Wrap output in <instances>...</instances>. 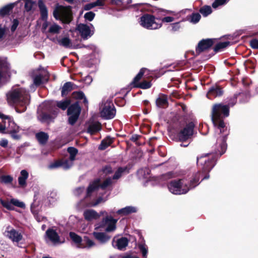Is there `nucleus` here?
Wrapping results in <instances>:
<instances>
[{
	"label": "nucleus",
	"mask_w": 258,
	"mask_h": 258,
	"mask_svg": "<svg viewBox=\"0 0 258 258\" xmlns=\"http://www.w3.org/2000/svg\"><path fill=\"white\" fill-rule=\"evenodd\" d=\"M237 102L236 97H232L224 103L213 104L211 111V119L214 126L221 134L217 140V145L220 148L221 155H223L226 151L227 137L230 133L229 129L224 121L225 118L230 114V108L233 107Z\"/></svg>",
	"instance_id": "1"
},
{
	"label": "nucleus",
	"mask_w": 258,
	"mask_h": 258,
	"mask_svg": "<svg viewBox=\"0 0 258 258\" xmlns=\"http://www.w3.org/2000/svg\"><path fill=\"white\" fill-rule=\"evenodd\" d=\"M220 150L215 153L204 154L197 158V164L201 165L202 171H199L193 174L188 183L184 181L185 187H187L189 190L199 184V180L202 177V181L209 178V172L216 164L217 160L222 156Z\"/></svg>",
	"instance_id": "2"
},
{
	"label": "nucleus",
	"mask_w": 258,
	"mask_h": 258,
	"mask_svg": "<svg viewBox=\"0 0 258 258\" xmlns=\"http://www.w3.org/2000/svg\"><path fill=\"white\" fill-rule=\"evenodd\" d=\"M7 101L9 104H15L22 107L23 111L26 110L29 103V92L22 88L12 90L7 94Z\"/></svg>",
	"instance_id": "3"
},
{
	"label": "nucleus",
	"mask_w": 258,
	"mask_h": 258,
	"mask_svg": "<svg viewBox=\"0 0 258 258\" xmlns=\"http://www.w3.org/2000/svg\"><path fill=\"white\" fill-rule=\"evenodd\" d=\"M53 16L56 20H60L63 24H69L73 19L71 7H64L57 4L54 9Z\"/></svg>",
	"instance_id": "4"
},
{
	"label": "nucleus",
	"mask_w": 258,
	"mask_h": 258,
	"mask_svg": "<svg viewBox=\"0 0 258 258\" xmlns=\"http://www.w3.org/2000/svg\"><path fill=\"white\" fill-rule=\"evenodd\" d=\"M140 20L141 25L148 29H156L162 26L160 18L151 14H144L140 18Z\"/></svg>",
	"instance_id": "5"
},
{
	"label": "nucleus",
	"mask_w": 258,
	"mask_h": 258,
	"mask_svg": "<svg viewBox=\"0 0 258 258\" xmlns=\"http://www.w3.org/2000/svg\"><path fill=\"white\" fill-rule=\"evenodd\" d=\"M169 191L175 195L185 194L189 189L184 185V179L172 180L168 184Z\"/></svg>",
	"instance_id": "6"
},
{
	"label": "nucleus",
	"mask_w": 258,
	"mask_h": 258,
	"mask_svg": "<svg viewBox=\"0 0 258 258\" xmlns=\"http://www.w3.org/2000/svg\"><path fill=\"white\" fill-rule=\"evenodd\" d=\"M81 112V107L79 102L76 101L70 105L68 108L67 114L69 116L68 122L70 124L74 125L78 120Z\"/></svg>",
	"instance_id": "7"
},
{
	"label": "nucleus",
	"mask_w": 258,
	"mask_h": 258,
	"mask_svg": "<svg viewBox=\"0 0 258 258\" xmlns=\"http://www.w3.org/2000/svg\"><path fill=\"white\" fill-rule=\"evenodd\" d=\"M195 124L192 121L186 123L183 128L177 134L179 140L182 142H185L191 139L194 134V130Z\"/></svg>",
	"instance_id": "8"
},
{
	"label": "nucleus",
	"mask_w": 258,
	"mask_h": 258,
	"mask_svg": "<svg viewBox=\"0 0 258 258\" xmlns=\"http://www.w3.org/2000/svg\"><path fill=\"white\" fill-rule=\"evenodd\" d=\"M117 221V220L114 219L112 217L107 216L100 222L98 228H104L107 226L105 231L107 232L113 231L116 229Z\"/></svg>",
	"instance_id": "9"
},
{
	"label": "nucleus",
	"mask_w": 258,
	"mask_h": 258,
	"mask_svg": "<svg viewBox=\"0 0 258 258\" xmlns=\"http://www.w3.org/2000/svg\"><path fill=\"white\" fill-rule=\"evenodd\" d=\"M0 203L3 207L9 211L15 210L14 206L22 209L25 208V205L23 202L14 198L11 199L10 201L1 199Z\"/></svg>",
	"instance_id": "10"
},
{
	"label": "nucleus",
	"mask_w": 258,
	"mask_h": 258,
	"mask_svg": "<svg viewBox=\"0 0 258 258\" xmlns=\"http://www.w3.org/2000/svg\"><path fill=\"white\" fill-rule=\"evenodd\" d=\"M0 118L3 120V122L4 124H6L5 120H8V125L6 127V133L10 132L18 133L19 132V126L16 124L12 116L5 115L0 112Z\"/></svg>",
	"instance_id": "11"
},
{
	"label": "nucleus",
	"mask_w": 258,
	"mask_h": 258,
	"mask_svg": "<svg viewBox=\"0 0 258 258\" xmlns=\"http://www.w3.org/2000/svg\"><path fill=\"white\" fill-rule=\"evenodd\" d=\"M214 40L213 39H203L199 41L196 48L197 54L199 55L202 52L209 49L214 44Z\"/></svg>",
	"instance_id": "12"
},
{
	"label": "nucleus",
	"mask_w": 258,
	"mask_h": 258,
	"mask_svg": "<svg viewBox=\"0 0 258 258\" xmlns=\"http://www.w3.org/2000/svg\"><path fill=\"white\" fill-rule=\"evenodd\" d=\"M76 30L79 31L81 37L84 40L87 39L94 34L93 31H91L90 27L85 24L80 23L78 24L76 27Z\"/></svg>",
	"instance_id": "13"
},
{
	"label": "nucleus",
	"mask_w": 258,
	"mask_h": 258,
	"mask_svg": "<svg viewBox=\"0 0 258 258\" xmlns=\"http://www.w3.org/2000/svg\"><path fill=\"white\" fill-rule=\"evenodd\" d=\"M101 116L105 119L114 118L116 113V109L113 104L105 105L101 111Z\"/></svg>",
	"instance_id": "14"
},
{
	"label": "nucleus",
	"mask_w": 258,
	"mask_h": 258,
	"mask_svg": "<svg viewBox=\"0 0 258 258\" xmlns=\"http://www.w3.org/2000/svg\"><path fill=\"white\" fill-rule=\"evenodd\" d=\"M49 79V75L47 72H42L33 77V83L36 86H39L46 83Z\"/></svg>",
	"instance_id": "15"
},
{
	"label": "nucleus",
	"mask_w": 258,
	"mask_h": 258,
	"mask_svg": "<svg viewBox=\"0 0 258 258\" xmlns=\"http://www.w3.org/2000/svg\"><path fill=\"white\" fill-rule=\"evenodd\" d=\"M223 93L224 91L222 87L218 85L215 84L210 87L207 96L209 98L211 99L212 97L215 98L216 97H220L223 95Z\"/></svg>",
	"instance_id": "16"
},
{
	"label": "nucleus",
	"mask_w": 258,
	"mask_h": 258,
	"mask_svg": "<svg viewBox=\"0 0 258 258\" xmlns=\"http://www.w3.org/2000/svg\"><path fill=\"white\" fill-rule=\"evenodd\" d=\"M156 105L159 108H166L168 106V96L164 94H159L156 100Z\"/></svg>",
	"instance_id": "17"
},
{
	"label": "nucleus",
	"mask_w": 258,
	"mask_h": 258,
	"mask_svg": "<svg viewBox=\"0 0 258 258\" xmlns=\"http://www.w3.org/2000/svg\"><path fill=\"white\" fill-rule=\"evenodd\" d=\"M85 219L87 221H91L93 220H97L99 218L100 215L95 210L92 209L86 210L83 213Z\"/></svg>",
	"instance_id": "18"
},
{
	"label": "nucleus",
	"mask_w": 258,
	"mask_h": 258,
	"mask_svg": "<svg viewBox=\"0 0 258 258\" xmlns=\"http://www.w3.org/2000/svg\"><path fill=\"white\" fill-rule=\"evenodd\" d=\"M150 74V71L148 69L145 68H142L141 69H140L138 74L134 78L133 81L131 83V85H133V87L135 88V85H136L137 84L140 83V81L141 80V79L144 75L145 76H146Z\"/></svg>",
	"instance_id": "19"
},
{
	"label": "nucleus",
	"mask_w": 258,
	"mask_h": 258,
	"mask_svg": "<svg viewBox=\"0 0 258 258\" xmlns=\"http://www.w3.org/2000/svg\"><path fill=\"white\" fill-rule=\"evenodd\" d=\"M100 181V179L97 178L89 184L87 188L85 198L90 197L93 192L97 190L99 188V183Z\"/></svg>",
	"instance_id": "20"
},
{
	"label": "nucleus",
	"mask_w": 258,
	"mask_h": 258,
	"mask_svg": "<svg viewBox=\"0 0 258 258\" xmlns=\"http://www.w3.org/2000/svg\"><path fill=\"white\" fill-rule=\"evenodd\" d=\"M94 237L101 244H105L108 242L111 237L104 232H94Z\"/></svg>",
	"instance_id": "21"
},
{
	"label": "nucleus",
	"mask_w": 258,
	"mask_h": 258,
	"mask_svg": "<svg viewBox=\"0 0 258 258\" xmlns=\"http://www.w3.org/2000/svg\"><path fill=\"white\" fill-rule=\"evenodd\" d=\"M38 6L39 9L41 19L46 21L48 19V10L43 0H38Z\"/></svg>",
	"instance_id": "22"
},
{
	"label": "nucleus",
	"mask_w": 258,
	"mask_h": 258,
	"mask_svg": "<svg viewBox=\"0 0 258 258\" xmlns=\"http://www.w3.org/2000/svg\"><path fill=\"white\" fill-rule=\"evenodd\" d=\"M46 235L53 243H56L59 242V236L55 230L48 228L46 231Z\"/></svg>",
	"instance_id": "23"
},
{
	"label": "nucleus",
	"mask_w": 258,
	"mask_h": 258,
	"mask_svg": "<svg viewBox=\"0 0 258 258\" xmlns=\"http://www.w3.org/2000/svg\"><path fill=\"white\" fill-rule=\"evenodd\" d=\"M102 129V125L99 121H96L90 124L88 128L87 133L93 135L96 134Z\"/></svg>",
	"instance_id": "24"
},
{
	"label": "nucleus",
	"mask_w": 258,
	"mask_h": 258,
	"mask_svg": "<svg viewBox=\"0 0 258 258\" xmlns=\"http://www.w3.org/2000/svg\"><path fill=\"white\" fill-rule=\"evenodd\" d=\"M8 236L13 241L19 242L22 239V235L15 229H12L8 231Z\"/></svg>",
	"instance_id": "25"
},
{
	"label": "nucleus",
	"mask_w": 258,
	"mask_h": 258,
	"mask_svg": "<svg viewBox=\"0 0 258 258\" xmlns=\"http://www.w3.org/2000/svg\"><path fill=\"white\" fill-rule=\"evenodd\" d=\"M114 138L110 136H107L105 139L102 140L98 149L100 150H104L107 147L110 146L114 142Z\"/></svg>",
	"instance_id": "26"
},
{
	"label": "nucleus",
	"mask_w": 258,
	"mask_h": 258,
	"mask_svg": "<svg viewBox=\"0 0 258 258\" xmlns=\"http://www.w3.org/2000/svg\"><path fill=\"white\" fill-rule=\"evenodd\" d=\"M21 175L18 177V183L22 187L27 185L26 180L28 177V172L26 170H22L20 172Z\"/></svg>",
	"instance_id": "27"
},
{
	"label": "nucleus",
	"mask_w": 258,
	"mask_h": 258,
	"mask_svg": "<svg viewBox=\"0 0 258 258\" xmlns=\"http://www.w3.org/2000/svg\"><path fill=\"white\" fill-rule=\"evenodd\" d=\"M36 138L40 144L44 145L46 144L48 139V135L43 132H40L36 134Z\"/></svg>",
	"instance_id": "28"
},
{
	"label": "nucleus",
	"mask_w": 258,
	"mask_h": 258,
	"mask_svg": "<svg viewBox=\"0 0 258 258\" xmlns=\"http://www.w3.org/2000/svg\"><path fill=\"white\" fill-rule=\"evenodd\" d=\"M129 240L127 238L122 237L116 241V247L118 249L122 250L128 245Z\"/></svg>",
	"instance_id": "29"
},
{
	"label": "nucleus",
	"mask_w": 258,
	"mask_h": 258,
	"mask_svg": "<svg viewBox=\"0 0 258 258\" xmlns=\"http://www.w3.org/2000/svg\"><path fill=\"white\" fill-rule=\"evenodd\" d=\"M15 6L14 4H10L0 9V16L4 17L10 15Z\"/></svg>",
	"instance_id": "30"
},
{
	"label": "nucleus",
	"mask_w": 258,
	"mask_h": 258,
	"mask_svg": "<svg viewBox=\"0 0 258 258\" xmlns=\"http://www.w3.org/2000/svg\"><path fill=\"white\" fill-rule=\"evenodd\" d=\"M136 212L137 209L135 207L127 206L125 208L118 210L117 213L119 215H127L133 213H136Z\"/></svg>",
	"instance_id": "31"
},
{
	"label": "nucleus",
	"mask_w": 258,
	"mask_h": 258,
	"mask_svg": "<svg viewBox=\"0 0 258 258\" xmlns=\"http://www.w3.org/2000/svg\"><path fill=\"white\" fill-rule=\"evenodd\" d=\"M124 172H126V173H129V169L127 168V167H119L113 175L112 177L113 179H119L120 177H121Z\"/></svg>",
	"instance_id": "32"
},
{
	"label": "nucleus",
	"mask_w": 258,
	"mask_h": 258,
	"mask_svg": "<svg viewBox=\"0 0 258 258\" xmlns=\"http://www.w3.org/2000/svg\"><path fill=\"white\" fill-rule=\"evenodd\" d=\"M72 90L73 84L72 82H68L64 83L62 87L61 96L62 97L67 96Z\"/></svg>",
	"instance_id": "33"
},
{
	"label": "nucleus",
	"mask_w": 258,
	"mask_h": 258,
	"mask_svg": "<svg viewBox=\"0 0 258 258\" xmlns=\"http://www.w3.org/2000/svg\"><path fill=\"white\" fill-rule=\"evenodd\" d=\"M230 42L228 41L218 43L214 47V53L213 54L227 47L230 45Z\"/></svg>",
	"instance_id": "34"
},
{
	"label": "nucleus",
	"mask_w": 258,
	"mask_h": 258,
	"mask_svg": "<svg viewBox=\"0 0 258 258\" xmlns=\"http://www.w3.org/2000/svg\"><path fill=\"white\" fill-rule=\"evenodd\" d=\"M70 99H67L63 101H57L56 106L57 107L61 109L62 110H64L70 106Z\"/></svg>",
	"instance_id": "35"
},
{
	"label": "nucleus",
	"mask_w": 258,
	"mask_h": 258,
	"mask_svg": "<svg viewBox=\"0 0 258 258\" xmlns=\"http://www.w3.org/2000/svg\"><path fill=\"white\" fill-rule=\"evenodd\" d=\"M152 86V83L151 81L144 80L142 82L135 85V88H141L142 89H147L151 88Z\"/></svg>",
	"instance_id": "36"
},
{
	"label": "nucleus",
	"mask_w": 258,
	"mask_h": 258,
	"mask_svg": "<svg viewBox=\"0 0 258 258\" xmlns=\"http://www.w3.org/2000/svg\"><path fill=\"white\" fill-rule=\"evenodd\" d=\"M199 12L204 17H207L212 13V9L211 6L205 5L200 9Z\"/></svg>",
	"instance_id": "37"
},
{
	"label": "nucleus",
	"mask_w": 258,
	"mask_h": 258,
	"mask_svg": "<svg viewBox=\"0 0 258 258\" xmlns=\"http://www.w3.org/2000/svg\"><path fill=\"white\" fill-rule=\"evenodd\" d=\"M69 235L71 239L76 244H81L82 239V237L79 235L77 234L74 232H70Z\"/></svg>",
	"instance_id": "38"
},
{
	"label": "nucleus",
	"mask_w": 258,
	"mask_h": 258,
	"mask_svg": "<svg viewBox=\"0 0 258 258\" xmlns=\"http://www.w3.org/2000/svg\"><path fill=\"white\" fill-rule=\"evenodd\" d=\"M61 27L57 24H53L49 28L48 32L50 34H58L60 32Z\"/></svg>",
	"instance_id": "39"
},
{
	"label": "nucleus",
	"mask_w": 258,
	"mask_h": 258,
	"mask_svg": "<svg viewBox=\"0 0 258 258\" xmlns=\"http://www.w3.org/2000/svg\"><path fill=\"white\" fill-rule=\"evenodd\" d=\"M58 43L59 45L65 47H70V45L71 44V40L69 37H66L59 40Z\"/></svg>",
	"instance_id": "40"
},
{
	"label": "nucleus",
	"mask_w": 258,
	"mask_h": 258,
	"mask_svg": "<svg viewBox=\"0 0 258 258\" xmlns=\"http://www.w3.org/2000/svg\"><path fill=\"white\" fill-rule=\"evenodd\" d=\"M112 184V180L110 178H106L102 183H101V181L99 182V188L102 190L105 189L108 186H110Z\"/></svg>",
	"instance_id": "41"
},
{
	"label": "nucleus",
	"mask_w": 258,
	"mask_h": 258,
	"mask_svg": "<svg viewBox=\"0 0 258 258\" xmlns=\"http://www.w3.org/2000/svg\"><path fill=\"white\" fill-rule=\"evenodd\" d=\"M36 196H34V200L31 205V211L33 214H37L38 213L39 203L37 202L35 199Z\"/></svg>",
	"instance_id": "42"
},
{
	"label": "nucleus",
	"mask_w": 258,
	"mask_h": 258,
	"mask_svg": "<svg viewBox=\"0 0 258 258\" xmlns=\"http://www.w3.org/2000/svg\"><path fill=\"white\" fill-rule=\"evenodd\" d=\"M190 22L196 24L198 22H199L201 18V15L198 13H193L190 16Z\"/></svg>",
	"instance_id": "43"
},
{
	"label": "nucleus",
	"mask_w": 258,
	"mask_h": 258,
	"mask_svg": "<svg viewBox=\"0 0 258 258\" xmlns=\"http://www.w3.org/2000/svg\"><path fill=\"white\" fill-rule=\"evenodd\" d=\"M62 165L61 159L55 160L48 165V168L50 169L58 168L61 167Z\"/></svg>",
	"instance_id": "44"
},
{
	"label": "nucleus",
	"mask_w": 258,
	"mask_h": 258,
	"mask_svg": "<svg viewBox=\"0 0 258 258\" xmlns=\"http://www.w3.org/2000/svg\"><path fill=\"white\" fill-rule=\"evenodd\" d=\"M62 161V166L61 167L65 170H68L71 168L74 165V163L72 162H70L68 159H61Z\"/></svg>",
	"instance_id": "45"
},
{
	"label": "nucleus",
	"mask_w": 258,
	"mask_h": 258,
	"mask_svg": "<svg viewBox=\"0 0 258 258\" xmlns=\"http://www.w3.org/2000/svg\"><path fill=\"white\" fill-rule=\"evenodd\" d=\"M1 182L5 184L11 183L13 178L11 175H2L1 177Z\"/></svg>",
	"instance_id": "46"
},
{
	"label": "nucleus",
	"mask_w": 258,
	"mask_h": 258,
	"mask_svg": "<svg viewBox=\"0 0 258 258\" xmlns=\"http://www.w3.org/2000/svg\"><path fill=\"white\" fill-rule=\"evenodd\" d=\"M229 0H215L212 4V7L214 9L217 8L219 6L226 4Z\"/></svg>",
	"instance_id": "47"
},
{
	"label": "nucleus",
	"mask_w": 258,
	"mask_h": 258,
	"mask_svg": "<svg viewBox=\"0 0 258 258\" xmlns=\"http://www.w3.org/2000/svg\"><path fill=\"white\" fill-rule=\"evenodd\" d=\"M72 97L76 99H83L85 94L82 91H75L72 94Z\"/></svg>",
	"instance_id": "48"
},
{
	"label": "nucleus",
	"mask_w": 258,
	"mask_h": 258,
	"mask_svg": "<svg viewBox=\"0 0 258 258\" xmlns=\"http://www.w3.org/2000/svg\"><path fill=\"white\" fill-rule=\"evenodd\" d=\"M138 247L142 252L143 257H147L148 250V248L145 247V245L144 244H139L138 245Z\"/></svg>",
	"instance_id": "49"
},
{
	"label": "nucleus",
	"mask_w": 258,
	"mask_h": 258,
	"mask_svg": "<svg viewBox=\"0 0 258 258\" xmlns=\"http://www.w3.org/2000/svg\"><path fill=\"white\" fill-rule=\"evenodd\" d=\"M54 117L52 115L47 113H43L41 115V119L42 121H53Z\"/></svg>",
	"instance_id": "50"
},
{
	"label": "nucleus",
	"mask_w": 258,
	"mask_h": 258,
	"mask_svg": "<svg viewBox=\"0 0 258 258\" xmlns=\"http://www.w3.org/2000/svg\"><path fill=\"white\" fill-rule=\"evenodd\" d=\"M95 16V14L92 11H90L85 13L84 15V18L86 20L92 21L94 19Z\"/></svg>",
	"instance_id": "51"
},
{
	"label": "nucleus",
	"mask_w": 258,
	"mask_h": 258,
	"mask_svg": "<svg viewBox=\"0 0 258 258\" xmlns=\"http://www.w3.org/2000/svg\"><path fill=\"white\" fill-rule=\"evenodd\" d=\"M33 3L31 0H27L25 4V9L27 12L30 11L33 7Z\"/></svg>",
	"instance_id": "52"
},
{
	"label": "nucleus",
	"mask_w": 258,
	"mask_h": 258,
	"mask_svg": "<svg viewBox=\"0 0 258 258\" xmlns=\"http://www.w3.org/2000/svg\"><path fill=\"white\" fill-rule=\"evenodd\" d=\"M250 47L254 49H258V39L254 38L249 41Z\"/></svg>",
	"instance_id": "53"
},
{
	"label": "nucleus",
	"mask_w": 258,
	"mask_h": 258,
	"mask_svg": "<svg viewBox=\"0 0 258 258\" xmlns=\"http://www.w3.org/2000/svg\"><path fill=\"white\" fill-rule=\"evenodd\" d=\"M67 151L69 153L70 155H75L76 156L78 153V150L73 147H70L68 148Z\"/></svg>",
	"instance_id": "54"
},
{
	"label": "nucleus",
	"mask_w": 258,
	"mask_h": 258,
	"mask_svg": "<svg viewBox=\"0 0 258 258\" xmlns=\"http://www.w3.org/2000/svg\"><path fill=\"white\" fill-rule=\"evenodd\" d=\"M84 240L85 241L86 244H87L88 247H91L95 245L94 242L90 239L88 237L85 236L84 238Z\"/></svg>",
	"instance_id": "55"
},
{
	"label": "nucleus",
	"mask_w": 258,
	"mask_h": 258,
	"mask_svg": "<svg viewBox=\"0 0 258 258\" xmlns=\"http://www.w3.org/2000/svg\"><path fill=\"white\" fill-rule=\"evenodd\" d=\"M103 172L105 174H110L112 172V167L110 165H106L102 168Z\"/></svg>",
	"instance_id": "56"
},
{
	"label": "nucleus",
	"mask_w": 258,
	"mask_h": 258,
	"mask_svg": "<svg viewBox=\"0 0 258 258\" xmlns=\"http://www.w3.org/2000/svg\"><path fill=\"white\" fill-rule=\"evenodd\" d=\"M19 21L17 19H14L13 21V24L11 27V30L12 32L15 31L19 25Z\"/></svg>",
	"instance_id": "57"
},
{
	"label": "nucleus",
	"mask_w": 258,
	"mask_h": 258,
	"mask_svg": "<svg viewBox=\"0 0 258 258\" xmlns=\"http://www.w3.org/2000/svg\"><path fill=\"white\" fill-rule=\"evenodd\" d=\"M174 19V18L173 17L167 16V17H165L162 19H160V22H161V24H162L163 22H167V23L171 22L173 21Z\"/></svg>",
	"instance_id": "58"
},
{
	"label": "nucleus",
	"mask_w": 258,
	"mask_h": 258,
	"mask_svg": "<svg viewBox=\"0 0 258 258\" xmlns=\"http://www.w3.org/2000/svg\"><path fill=\"white\" fill-rule=\"evenodd\" d=\"M141 136L137 134H134L132 136L131 138H130V140L133 142L136 143L137 145H139L137 143V141L140 138H141Z\"/></svg>",
	"instance_id": "59"
},
{
	"label": "nucleus",
	"mask_w": 258,
	"mask_h": 258,
	"mask_svg": "<svg viewBox=\"0 0 258 258\" xmlns=\"http://www.w3.org/2000/svg\"><path fill=\"white\" fill-rule=\"evenodd\" d=\"M95 7V6L94 3L93 2L92 3H89V4H87L86 5H85L84 6V9L85 10L88 11V10H90L92 9V8H93Z\"/></svg>",
	"instance_id": "60"
},
{
	"label": "nucleus",
	"mask_w": 258,
	"mask_h": 258,
	"mask_svg": "<svg viewBox=\"0 0 258 258\" xmlns=\"http://www.w3.org/2000/svg\"><path fill=\"white\" fill-rule=\"evenodd\" d=\"M95 6H104L105 5V0H97L94 2Z\"/></svg>",
	"instance_id": "61"
},
{
	"label": "nucleus",
	"mask_w": 258,
	"mask_h": 258,
	"mask_svg": "<svg viewBox=\"0 0 258 258\" xmlns=\"http://www.w3.org/2000/svg\"><path fill=\"white\" fill-rule=\"evenodd\" d=\"M17 133H13L12 132H10L6 133V134H8L11 135L12 138L14 139L19 140L20 138V136L17 135L16 134Z\"/></svg>",
	"instance_id": "62"
},
{
	"label": "nucleus",
	"mask_w": 258,
	"mask_h": 258,
	"mask_svg": "<svg viewBox=\"0 0 258 258\" xmlns=\"http://www.w3.org/2000/svg\"><path fill=\"white\" fill-rule=\"evenodd\" d=\"M180 26L178 23L172 24V30L173 31H176L179 30Z\"/></svg>",
	"instance_id": "63"
},
{
	"label": "nucleus",
	"mask_w": 258,
	"mask_h": 258,
	"mask_svg": "<svg viewBox=\"0 0 258 258\" xmlns=\"http://www.w3.org/2000/svg\"><path fill=\"white\" fill-rule=\"evenodd\" d=\"M8 142L7 140H2L0 142V146L4 148H6L8 146Z\"/></svg>",
	"instance_id": "64"
}]
</instances>
